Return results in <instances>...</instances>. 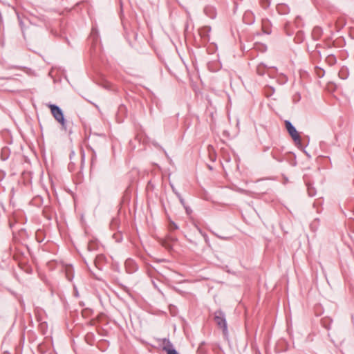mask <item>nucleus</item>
<instances>
[{
    "label": "nucleus",
    "instance_id": "20e7f679",
    "mask_svg": "<svg viewBox=\"0 0 354 354\" xmlns=\"http://www.w3.org/2000/svg\"><path fill=\"white\" fill-rule=\"evenodd\" d=\"M125 268L129 273H133L138 270L136 263L131 259H127L125 261Z\"/></svg>",
    "mask_w": 354,
    "mask_h": 354
},
{
    "label": "nucleus",
    "instance_id": "a211bd4d",
    "mask_svg": "<svg viewBox=\"0 0 354 354\" xmlns=\"http://www.w3.org/2000/svg\"><path fill=\"white\" fill-rule=\"evenodd\" d=\"M153 283L154 287H155V288H156L159 292H160V289L157 287V284H156L154 281H153Z\"/></svg>",
    "mask_w": 354,
    "mask_h": 354
},
{
    "label": "nucleus",
    "instance_id": "f8f14e48",
    "mask_svg": "<svg viewBox=\"0 0 354 354\" xmlns=\"http://www.w3.org/2000/svg\"><path fill=\"white\" fill-rule=\"evenodd\" d=\"M211 28L209 26H205L203 27L200 32V34L202 37H208V32H210Z\"/></svg>",
    "mask_w": 354,
    "mask_h": 354
},
{
    "label": "nucleus",
    "instance_id": "0eeeda50",
    "mask_svg": "<svg viewBox=\"0 0 354 354\" xmlns=\"http://www.w3.org/2000/svg\"><path fill=\"white\" fill-rule=\"evenodd\" d=\"M205 14L210 19H214L216 16V12L213 7L207 6L204 8Z\"/></svg>",
    "mask_w": 354,
    "mask_h": 354
},
{
    "label": "nucleus",
    "instance_id": "6e6552de",
    "mask_svg": "<svg viewBox=\"0 0 354 354\" xmlns=\"http://www.w3.org/2000/svg\"><path fill=\"white\" fill-rule=\"evenodd\" d=\"M322 29L320 27L316 26L312 31V37L314 40H318L322 37Z\"/></svg>",
    "mask_w": 354,
    "mask_h": 354
},
{
    "label": "nucleus",
    "instance_id": "9d476101",
    "mask_svg": "<svg viewBox=\"0 0 354 354\" xmlns=\"http://www.w3.org/2000/svg\"><path fill=\"white\" fill-rule=\"evenodd\" d=\"M98 243L96 241H91L88 242L87 248L88 251H94L97 249Z\"/></svg>",
    "mask_w": 354,
    "mask_h": 354
},
{
    "label": "nucleus",
    "instance_id": "dca6fc26",
    "mask_svg": "<svg viewBox=\"0 0 354 354\" xmlns=\"http://www.w3.org/2000/svg\"><path fill=\"white\" fill-rule=\"evenodd\" d=\"M216 236H217L218 239H221V240H229L230 238V237H226V236H221V235H218L217 234H214Z\"/></svg>",
    "mask_w": 354,
    "mask_h": 354
},
{
    "label": "nucleus",
    "instance_id": "423d86ee",
    "mask_svg": "<svg viewBox=\"0 0 354 354\" xmlns=\"http://www.w3.org/2000/svg\"><path fill=\"white\" fill-rule=\"evenodd\" d=\"M166 344L163 347V350L167 351V354H179L176 349L172 348V344L168 339H165Z\"/></svg>",
    "mask_w": 354,
    "mask_h": 354
},
{
    "label": "nucleus",
    "instance_id": "f3484780",
    "mask_svg": "<svg viewBox=\"0 0 354 354\" xmlns=\"http://www.w3.org/2000/svg\"><path fill=\"white\" fill-rule=\"evenodd\" d=\"M176 195L179 198L180 203L184 204V199L182 198L181 195L179 193H176Z\"/></svg>",
    "mask_w": 354,
    "mask_h": 354
},
{
    "label": "nucleus",
    "instance_id": "4468645a",
    "mask_svg": "<svg viewBox=\"0 0 354 354\" xmlns=\"http://www.w3.org/2000/svg\"><path fill=\"white\" fill-rule=\"evenodd\" d=\"M169 228L170 230H174L178 229V226L174 221H170Z\"/></svg>",
    "mask_w": 354,
    "mask_h": 354
},
{
    "label": "nucleus",
    "instance_id": "f257e3e1",
    "mask_svg": "<svg viewBox=\"0 0 354 354\" xmlns=\"http://www.w3.org/2000/svg\"><path fill=\"white\" fill-rule=\"evenodd\" d=\"M48 107L50 109L51 113L54 118L62 124V127L66 129V122L64 119L62 110L55 104H49Z\"/></svg>",
    "mask_w": 354,
    "mask_h": 354
},
{
    "label": "nucleus",
    "instance_id": "1a4fd4ad",
    "mask_svg": "<svg viewBox=\"0 0 354 354\" xmlns=\"http://www.w3.org/2000/svg\"><path fill=\"white\" fill-rule=\"evenodd\" d=\"M306 186L308 196L310 197L315 196L316 194V190L315 187L310 183H307Z\"/></svg>",
    "mask_w": 354,
    "mask_h": 354
},
{
    "label": "nucleus",
    "instance_id": "2eb2a0df",
    "mask_svg": "<svg viewBox=\"0 0 354 354\" xmlns=\"http://www.w3.org/2000/svg\"><path fill=\"white\" fill-rule=\"evenodd\" d=\"M71 268H68L66 270V277L68 279V281H71L73 279V276L70 275L69 272Z\"/></svg>",
    "mask_w": 354,
    "mask_h": 354
},
{
    "label": "nucleus",
    "instance_id": "ddd939ff",
    "mask_svg": "<svg viewBox=\"0 0 354 354\" xmlns=\"http://www.w3.org/2000/svg\"><path fill=\"white\" fill-rule=\"evenodd\" d=\"M326 60L330 65H333L336 62V57L333 55H329Z\"/></svg>",
    "mask_w": 354,
    "mask_h": 354
},
{
    "label": "nucleus",
    "instance_id": "412c9836",
    "mask_svg": "<svg viewBox=\"0 0 354 354\" xmlns=\"http://www.w3.org/2000/svg\"><path fill=\"white\" fill-rule=\"evenodd\" d=\"M257 71H258V73H259V74H261V75L263 74V73H260L259 68H257Z\"/></svg>",
    "mask_w": 354,
    "mask_h": 354
},
{
    "label": "nucleus",
    "instance_id": "6ab92c4d",
    "mask_svg": "<svg viewBox=\"0 0 354 354\" xmlns=\"http://www.w3.org/2000/svg\"><path fill=\"white\" fill-rule=\"evenodd\" d=\"M171 188H172L173 192L176 194V193H178V192L176 191L174 186L171 185Z\"/></svg>",
    "mask_w": 354,
    "mask_h": 354
},
{
    "label": "nucleus",
    "instance_id": "f03ea898",
    "mask_svg": "<svg viewBox=\"0 0 354 354\" xmlns=\"http://www.w3.org/2000/svg\"><path fill=\"white\" fill-rule=\"evenodd\" d=\"M214 321L216 325L222 329L225 335H227V326L225 315L222 310H216L214 313Z\"/></svg>",
    "mask_w": 354,
    "mask_h": 354
},
{
    "label": "nucleus",
    "instance_id": "39448f33",
    "mask_svg": "<svg viewBox=\"0 0 354 354\" xmlns=\"http://www.w3.org/2000/svg\"><path fill=\"white\" fill-rule=\"evenodd\" d=\"M37 350L39 353L41 354H54L52 353L50 350V344H47L45 342L41 343L37 346Z\"/></svg>",
    "mask_w": 354,
    "mask_h": 354
},
{
    "label": "nucleus",
    "instance_id": "aec40b11",
    "mask_svg": "<svg viewBox=\"0 0 354 354\" xmlns=\"http://www.w3.org/2000/svg\"><path fill=\"white\" fill-rule=\"evenodd\" d=\"M171 240H172V241H176V239H175V238H171Z\"/></svg>",
    "mask_w": 354,
    "mask_h": 354
},
{
    "label": "nucleus",
    "instance_id": "7ed1b4c3",
    "mask_svg": "<svg viewBox=\"0 0 354 354\" xmlns=\"http://www.w3.org/2000/svg\"><path fill=\"white\" fill-rule=\"evenodd\" d=\"M285 126L288 133L290 134L294 142L297 145L301 144V137L299 136V133L297 132L296 128L293 126V124L289 120H286Z\"/></svg>",
    "mask_w": 354,
    "mask_h": 354
},
{
    "label": "nucleus",
    "instance_id": "9b49d317",
    "mask_svg": "<svg viewBox=\"0 0 354 354\" xmlns=\"http://www.w3.org/2000/svg\"><path fill=\"white\" fill-rule=\"evenodd\" d=\"M339 77L342 79V80H345L348 77V71H347V69L345 68V67H342L341 68V69L339 70Z\"/></svg>",
    "mask_w": 354,
    "mask_h": 354
}]
</instances>
